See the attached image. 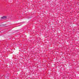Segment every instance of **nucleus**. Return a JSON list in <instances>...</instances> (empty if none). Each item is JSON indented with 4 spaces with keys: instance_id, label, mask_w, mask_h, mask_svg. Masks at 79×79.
Masks as SVG:
<instances>
[{
    "instance_id": "1",
    "label": "nucleus",
    "mask_w": 79,
    "mask_h": 79,
    "mask_svg": "<svg viewBox=\"0 0 79 79\" xmlns=\"http://www.w3.org/2000/svg\"><path fill=\"white\" fill-rule=\"evenodd\" d=\"M9 75L8 74H7L5 76V79H8V75Z\"/></svg>"
},
{
    "instance_id": "2",
    "label": "nucleus",
    "mask_w": 79,
    "mask_h": 79,
    "mask_svg": "<svg viewBox=\"0 0 79 79\" xmlns=\"http://www.w3.org/2000/svg\"><path fill=\"white\" fill-rule=\"evenodd\" d=\"M1 19H6V16H4L1 18Z\"/></svg>"
}]
</instances>
